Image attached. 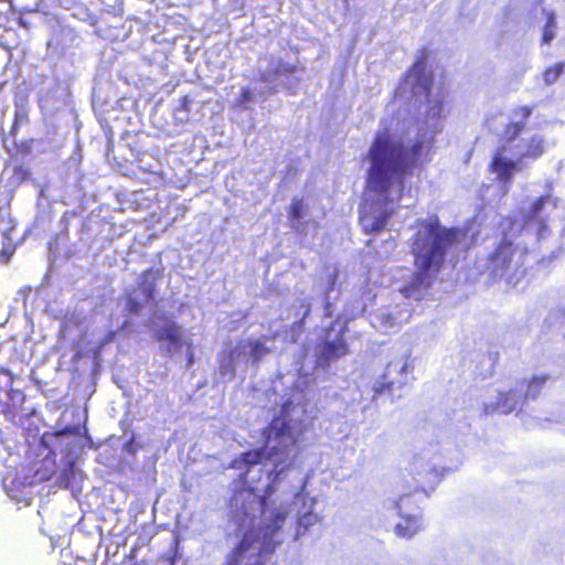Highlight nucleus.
Returning a JSON list of instances; mask_svg holds the SVG:
<instances>
[{
    "instance_id": "obj_1",
    "label": "nucleus",
    "mask_w": 565,
    "mask_h": 565,
    "mask_svg": "<svg viewBox=\"0 0 565 565\" xmlns=\"http://www.w3.org/2000/svg\"><path fill=\"white\" fill-rule=\"evenodd\" d=\"M282 376L267 392L274 397L273 419L264 431L263 448L242 454L232 468L242 471L244 487L235 489L230 515L242 539L226 565H266L268 557L288 537L294 541L320 521L316 500L303 492L305 480L295 470L299 436L307 428L310 375Z\"/></svg>"
},
{
    "instance_id": "obj_2",
    "label": "nucleus",
    "mask_w": 565,
    "mask_h": 565,
    "mask_svg": "<svg viewBox=\"0 0 565 565\" xmlns=\"http://www.w3.org/2000/svg\"><path fill=\"white\" fill-rule=\"evenodd\" d=\"M426 55L422 51L412 68L395 89L394 100L386 111L394 110L404 102L425 107L418 119L417 137L404 142L395 136L385 120L376 132L367 151V191L365 204L360 209V223L365 233L371 234L386 226L394 212V204L402 196L406 172L417 162L424 149L428 148L434 136L443 128L444 93L431 94L433 78L426 73Z\"/></svg>"
},
{
    "instance_id": "obj_3",
    "label": "nucleus",
    "mask_w": 565,
    "mask_h": 565,
    "mask_svg": "<svg viewBox=\"0 0 565 565\" xmlns=\"http://www.w3.org/2000/svg\"><path fill=\"white\" fill-rule=\"evenodd\" d=\"M559 200L550 192L535 199L527 210L522 211V224L510 222V231L497 248L488 256L487 268L493 278L504 279L508 285L516 287L525 275L524 259L526 247L512 241L518 231L522 237L544 238L548 232V222L558 207Z\"/></svg>"
},
{
    "instance_id": "obj_4",
    "label": "nucleus",
    "mask_w": 565,
    "mask_h": 565,
    "mask_svg": "<svg viewBox=\"0 0 565 565\" xmlns=\"http://www.w3.org/2000/svg\"><path fill=\"white\" fill-rule=\"evenodd\" d=\"M412 230L408 244L417 273L413 274L401 291L406 298L418 300L440 270L449 249L460 241L463 233L456 227L443 226L437 215L418 218Z\"/></svg>"
},
{
    "instance_id": "obj_5",
    "label": "nucleus",
    "mask_w": 565,
    "mask_h": 565,
    "mask_svg": "<svg viewBox=\"0 0 565 565\" xmlns=\"http://www.w3.org/2000/svg\"><path fill=\"white\" fill-rule=\"evenodd\" d=\"M78 434L77 427H66L55 433H45L39 445L40 456H43L41 462L35 465L34 476H24L7 473L2 479V486L7 494L18 501L29 503L31 494L30 487L38 481L51 479L56 473L58 467L56 463L57 452L61 455L58 486L70 488L78 475L75 467L76 449L78 447L75 436Z\"/></svg>"
},
{
    "instance_id": "obj_6",
    "label": "nucleus",
    "mask_w": 565,
    "mask_h": 565,
    "mask_svg": "<svg viewBox=\"0 0 565 565\" xmlns=\"http://www.w3.org/2000/svg\"><path fill=\"white\" fill-rule=\"evenodd\" d=\"M271 340L268 335H262L226 344L218 353V380L223 383L231 382L237 372L245 373L249 366H256L273 351L269 345Z\"/></svg>"
},
{
    "instance_id": "obj_7",
    "label": "nucleus",
    "mask_w": 565,
    "mask_h": 565,
    "mask_svg": "<svg viewBox=\"0 0 565 565\" xmlns=\"http://www.w3.org/2000/svg\"><path fill=\"white\" fill-rule=\"evenodd\" d=\"M347 331V323L339 320L324 331L322 340L315 348L317 367L327 370L333 362L349 354Z\"/></svg>"
},
{
    "instance_id": "obj_8",
    "label": "nucleus",
    "mask_w": 565,
    "mask_h": 565,
    "mask_svg": "<svg viewBox=\"0 0 565 565\" xmlns=\"http://www.w3.org/2000/svg\"><path fill=\"white\" fill-rule=\"evenodd\" d=\"M412 370L413 369L409 367L408 358L401 356L397 360L391 361L383 376L374 383L373 397L377 398L386 393L391 396L392 401L401 398L403 390L412 380Z\"/></svg>"
},
{
    "instance_id": "obj_9",
    "label": "nucleus",
    "mask_w": 565,
    "mask_h": 565,
    "mask_svg": "<svg viewBox=\"0 0 565 565\" xmlns=\"http://www.w3.org/2000/svg\"><path fill=\"white\" fill-rule=\"evenodd\" d=\"M13 383L12 373L4 367H0V407L8 419L18 424L29 414L23 413L25 395L21 388L13 387Z\"/></svg>"
},
{
    "instance_id": "obj_10",
    "label": "nucleus",
    "mask_w": 565,
    "mask_h": 565,
    "mask_svg": "<svg viewBox=\"0 0 565 565\" xmlns=\"http://www.w3.org/2000/svg\"><path fill=\"white\" fill-rule=\"evenodd\" d=\"M533 113V107L521 106L514 108L507 121L502 113H495L487 117L486 124L492 132L502 137L507 141L514 140L524 128V121Z\"/></svg>"
},
{
    "instance_id": "obj_11",
    "label": "nucleus",
    "mask_w": 565,
    "mask_h": 565,
    "mask_svg": "<svg viewBox=\"0 0 565 565\" xmlns=\"http://www.w3.org/2000/svg\"><path fill=\"white\" fill-rule=\"evenodd\" d=\"M401 516L395 526V533L401 537H412L422 529V515L414 505V494H403L398 501L392 502Z\"/></svg>"
},
{
    "instance_id": "obj_12",
    "label": "nucleus",
    "mask_w": 565,
    "mask_h": 565,
    "mask_svg": "<svg viewBox=\"0 0 565 565\" xmlns=\"http://www.w3.org/2000/svg\"><path fill=\"white\" fill-rule=\"evenodd\" d=\"M436 456L434 448L423 449L420 452L414 455L411 462V471L418 484V488L426 493V486L434 489V486L439 481L440 473L438 472L437 465L433 462Z\"/></svg>"
},
{
    "instance_id": "obj_13",
    "label": "nucleus",
    "mask_w": 565,
    "mask_h": 565,
    "mask_svg": "<svg viewBox=\"0 0 565 565\" xmlns=\"http://www.w3.org/2000/svg\"><path fill=\"white\" fill-rule=\"evenodd\" d=\"M161 276V270L150 268L141 273L138 278V288L128 294L126 310L129 313H138L140 309L153 299L157 280Z\"/></svg>"
},
{
    "instance_id": "obj_14",
    "label": "nucleus",
    "mask_w": 565,
    "mask_h": 565,
    "mask_svg": "<svg viewBox=\"0 0 565 565\" xmlns=\"http://www.w3.org/2000/svg\"><path fill=\"white\" fill-rule=\"evenodd\" d=\"M154 338L159 342V350L166 356H174L182 353L188 343L183 335V328L174 321L154 330Z\"/></svg>"
},
{
    "instance_id": "obj_15",
    "label": "nucleus",
    "mask_w": 565,
    "mask_h": 565,
    "mask_svg": "<svg viewBox=\"0 0 565 565\" xmlns=\"http://www.w3.org/2000/svg\"><path fill=\"white\" fill-rule=\"evenodd\" d=\"M411 318L408 309L401 310L381 309L372 316V324L381 332L387 333L401 327L402 323L407 322Z\"/></svg>"
},
{
    "instance_id": "obj_16",
    "label": "nucleus",
    "mask_w": 565,
    "mask_h": 565,
    "mask_svg": "<svg viewBox=\"0 0 565 565\" xmlns=\"http://www.w3.org/2000/svg\"><path fill=\"white\" fill-rule=\"evenodd\" d=\"M523 399L521 390H510L509 392H498L497 402L483 403V413L486 415L499 413L510 414L518 408Z\"/></svg>"
},
{
    "instance_id": "obj_17",
    "label": "nucleus",
    "mask_w": 565,
    "mask_h": 565,
    "mask_svg": "<svg viewBox=\"0 0 565 565\" xmlns=\"http://www.w3.org/2000/svg\"><path fill=\"white\" fill-rule=\"evenodd\" d=\"M490 169L497 174L498 180L503 182L505 185L511 181L518 167L514 161L509 160L503 156V151L499 150L491 161Z\"/></svg>"
},
{
    "instance_id": "obj_18",
    "label": "nucleus",
    "mask_w": 565,
    "mask_h": 565,
    "mask_svg": "<svg viewBox=\"0 0 565 565\" xmlns=\"http://www.w3.org/2000/svg\"><path fill=\"white\" fill-rule=\"evenodd\" d=\"M544 152L543 148V139L539 135H534L531 137L529 143L523 149H519L516 151V154L520 156V158H532L536 159Z\"/></svg>"
},
{
    "instance_id": "obj_19",
    "label": "nucleus",
    "mask_w": 565,
    "mask_h": 565,
    "mask_svg": "<svg viewBox=\"0 0 565 565\" xmlns=\"http://www.w3.org/2000/svg\"><path fill=\"white\" fill-rule=\"evenodd\" d=\"M303 216V201L302 199H294L289 209V217L292 223V227L299 230L298 223Z\"/></svg>"
},
{
    "instance_id": "obj_20",
    "label": "nucleus",
    "mask_w": 565,
    "mask_h": 565,
    "mask_svg": "<svg viewBox=\"0 0 565 565\" xmlns=\"http://www.w3.org/2000/svg\"><path fill=\"white\" fill-rule=\"evenodd\" d=\"M191 103L188 96H183L180 100V105L173 110V118L178 124H184L189 120V104Z\"/></svg>"
},
{
    "instance_id": "obj_21",
    "label": "nucleus",
    "mask_w": 565,
    "mask_h": 565,
    "mask_svg": "<svg viewBox=\"0 0 565 565\" xmlns=\"http://www.w3.org/2000/svg\"><path fill=\"white\" fill-rule=\"evenodd\" d=\"M547 380L548 376L546 375L534 376L527 384L525 397L534 399L540 394Z\"/></svg>"
},
{
    "instance_id": "obj_22",
    "label": "nucleus",
    "mask_w": 565,
    "mask_h": 565,
    "mask_svg": "<svg viewBox=\"0 0 565 565\" xmlns=\"http://www.w3.org/2000/svg\"><path fill=\"white\" fill-rule=\"evenodd\" d=\"M564 66V63H559L556 64L554 67L547 68L543 74L545 84L551 85L555 83L559 75L563 73Z\"/></svg>"
},
{
    "instance_id": "obj_23",
    "label": "nucleus",
    "mask_w": 565,
    "mask_h": 565,
    "mask_svg": "<svg viewBox=\"0 0 565 565\" xmlns=\"http://www.w3.org/2000/svg\"><path fill=\"white\" fill-rule=\"evenodd\" d=\"M302 306L306 307L303 317L299 321L295 322L290 329V337L292 342H296L298 340L299 335L302 332L303 319L310 313V305L303 302Z\"/></svg>"
},
{
    "instance_id": "obj_24",
    "label": "nucleus",
    "mask_w": 565,
    "mask_h": 565,
    "mask_svg": "<svg viewBox=\"0 0 565 565\" xmlns=\"http://www.w3.org/2000/svg\"><path fill=\"white\" fill-rule=\"evenodd\" d=\"M555 17L553 13L547 15V21L543 32V43L548 44L554 39Z\"/></svg>"
},
{
    "instance_id": "obj_25",
    "label": "nucleus",
    "mask_w": 565,
    "mask_h": 565,
    "mask_svg": "<svg viewBox=\"0 0 565 565\" xmlns=\"http://www.w3.org/2000/svg\"><path fill=\"white\" fill-rule=\"evenodd\" d=\"M256 102H257V98H256L254 90H252L248 87L242 88L241 96L237 102L239 106L247 108L248 104L256 103Z\"/></svg>"
},
{
    "instance_id": "obj_26",
    "label": "nucleus",
    "mask_w": 565,
    "mask_h": 565,
    "mask_svg": "<svg viewBox=\"0 0 565 565\" xmlns=\"http://www.w3.org/2000/svg\"><path fill=\"white\" fill-rule=\"evenodd\" d=\"M337 277H338V274H337L335 268H327V278H328V286L326 288L327 294L334 288Z\"/></svg>"
},
{
    "instance_id": "obj_27",
    "label": "nucleus",
    "mask_w": 565,
    "mask_h": 565,
    "mask_svg": "<svg viewBox=\"0 0 565 565\" xmlns=\"http://www.w3.org/2000/svg\"><path fill=\"white\" fill-rule=\"evenodd\" d=\"M295 66L290 65V64H287V63H282L280 61H278L277 63V66H276V73L280 74V73H292L295 71Z\"/></svg>"
},
{
    "instance_id": "obj_28",
    "label": "nucleus",
    "mask_w": 565,
    "mask_h": 565,
    "mask_svg": "<svg viewBox=\"0 0 565 565\" xmlns=\"http://www.w3.org/2000/svg\"><path fill=\"white\" fill-rule=\"evenodd\" d=\"M114 338H115V332L109 331V332L107 333V335L103 339V341H102V345H105V344H107V343L111 342V341L114 340Z\"/></svg>"
},
{
    "instance_id": "obj_29",
    "label": "nucleus",
    "mask_w": 565,
    "mask_h": 565,
    "mask_svg": "<svg viewBox=\"0 0 565 565\" xmlns=\"http://www.w3.org/2000/svg\"><path fill=\"white\" fill-rule=\"evenodd\" d=\"M185 345L188 347V352H186L188 365H191L193 363V352L190 349L191 348L190 343H186Z\"/></svg>"
},
{
    "instance_id": "obj_30",
    "label": "nucleus",
    "mask_w": 565,
    "mask_h": 565,
    "mask_svg": "<svg viewBox=\"0 0 565 565\" xmlns=\"http://www.w3.org/2000/svg\"><path fill=\"white\" fill-rule=\"evenodd\" d=\"M558 319L561 320V324L565 329V309L559 310Z\"/></svg>"
},
{
    "instance_id": "obj_31",
    "label": "nucleus",
    "mask_w": 565,
    "mask_h": 565,
    "mask_svg": "<svg viewBox=\"0 0 565 565\" xmlns=\"http://www.w3.org/2000/svg\"><path fill=\"white\" fill-rule=\"evenodd\" d=\"M324 315L327 317H331L332 312H331V305L329 303V301L327 300L326 302V307H324Z\"/></svg>"
},
{
    "instance_id": "obj_32",
    "label": "nucleus",
    "mask_w": 565,
    "mask_h": 565,
    "mask_svg": "<svg viewBox=\"0 0 565 565\" xmlns=\"http://www.w3.org/2000/svg\"><path fill=\"white\" fill-rule=\"evenodd\" d=\"M495 359H497V353L488 355L487 360L490 362V367H493Z\"/></svg>"
},
{
    "instance_id": "obj_33",
    "label": "nucleus",
    "mask_w": 565,
    "mask_h": 565,
    "mask_svg": "<svg viewBox=\"0 0 565 565\" xmlns=\"http://www.w3.org/2000/svg\"><path fill=\"white\" fill-rule=\"evenodd\" d=\"M14 226H11L10 228H3L2 232H3V235L4 236H9V232L13 230Z\"/></svg>"
},
{
    "instance_id": "obj_34",
    "label": "nucleus",
    "mask_w": 565,
    "mask_h": 565,
    "mask_svg": "<svg viewBox=\"0 0 565 565\" xmlns=\"http://www.w3.org/2000/svg\"><path fill=\"white\" fill-rule=\"evenodd\" d=\"M262 81L265 83L269 82L267 75H265V74L262 75Z\"/></svg>"
}]
</instances>
